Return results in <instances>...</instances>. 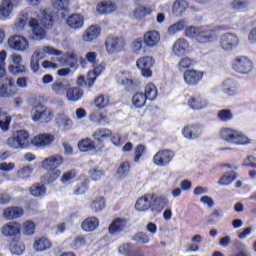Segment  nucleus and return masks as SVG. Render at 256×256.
<instances>
[{"mask_svg":"<svg viewBox=\"0 0 256 256\" xmlns=\"http://www.w3.org/2000/svg\"><path fill=\"white\" fill-rule=\"evenodd\" d=\"M30 30L27 33L30 41H42L45 37V28L53 25V14L50 9L43 10L38 19L30 18L28 22Z\"/></svg>","mask_w":256,"mask_h":256,"instance_id":"f257e3e1","label":"nucleus"},{"mask_svg":"<svg viewBox=\"0 0 256 256\" xmlns=\"http://www.w3.org/2000/svg\"><path fill=\"white\" fill-rule=\"evenodd\" d=\"M223 28H204L190 26L185 28V36L194 39L199 44H207L219 37V31Z\"/></svg>","mask_w":256,"mask_h":256,"instance_id":"f03ea898","label":"nucleus"},{"mask_svg":"<svg viewBox=\"0 0 256 256\" xmlns=\"http://www.w3.org/2000/svg\"><path fill=\"white\" fill-rule=\"evenodd\" d=\"M62 163L63 157L60 155L50 156L43 160L42 167L47 170V174L44 176L47 183H52L60 177L61 171L58 168Z\"/></svg>","mask_w":256,"mask_h":256,"instance_id":"7ed1b4c3","label":"nucleus"},{"mask_svg":"<svg viewBox=\"0 0 256 256\" xmlns=\"http://www.w3.org/2000/svg\"><path fill=\"white\" fill-rule=\"evenodd\" d=\"M232 70L238 75H250L256 71V64L246 55H238L231 62Z\"/></svg>","mask_w":256,"mask_h":256,"instance_id":"20e7f679","label":"nucleus"},{"mask_svg":"<svg viewBox=\"0 0 256 256\" xmlns=\"http://www.w3.org/2000/svg\"><path fill=\"white\" fill-rule=\"evenodd\" d=\"M250 139L244 135L242 132L232 129L225 130V150H232V146L235 145H247Z\"/></svg>","mask_w":256,"mask_h":256,"instance_id":"39448f33","label":"nucleus"},{"mask_svg":"<svg viewBox=\"0 0 256 256\" xmlns=\"http://www.w3.org/2000/svg\"><path fill=\"white\" fill-rule=\"evenodd\" d=\"M29 144V132L27 130H18L13 137L7 139V145L12 149H24Z\"/></svg>","mask_w":256,"mask_h":256,"instance_id":"423d86ee","label":"nucleus"},{"mask_svg":"<svg viewBox=\"0 0 256 256\" xmlns=\"http://www.w3.org/2000/svg\"><path fill=\"white\" fill-rule=\"evenodd\" d=\"M30 114L32 115V120L35 123L40 121L47 123L53 117V111L50 108L43 106L42 104L34 105Z\"/></svg>","mask_w":256,"mask_h":256,"instance_id":"0eeeda50","label":"nucleus"},{"mask_svg":"<svg viewBox=\"0 0 256 256\" xmlns=\"http://www.w3.org/2000/svg\"><path fill=\"white\" fill-rule=\"evenodd\" d=\"M8 46L10 49L17 52H27L30 49V42L25 36L15 35L9 37Z\"/></svg>","mask_w":256,"mask_h":256,"instance_id":"6e6552de","label":"nucleus"},{"mask_svg":"<svg viewBox=\"0 0 256 256\" xmlns=\"http://www.w3.org/2000/svg\"><path fill=\"white\" fill-rule=\"evenodd\" d=\"M175 153L172 150L162 149L156 153L152 162L158 167H166L173 161Z\"/></svg>","mask_w":256,"mask_h":256,"instance_id":"1a4fd4ad","label":"nucleus"},{"mask_svg":"<svg viewBox=\"0 0 256 256\" xmlns=\"http://www.w3.org/2000/svg\"><path fill=\"white\" fill-rule=\"evenodd\" d=\"M155 61L153 57L143 56L137 60V67L141 70L143 77H152Z\"/></svg>","mask_w":256,"mask_h":256,"instance_id":"9d476101","label":"nucleus"},{"mask_svg":"<svg viewBox=\"0 0 256 256\" xmlns=\"http://www.w3.org/2000/svg\"><path fill=\"white\" fill-rule=\"evenodd\" d=\"M124 47L125 41L118 37H109L105 41L106 52H108L110 55L123 51Z\"/></svg>","mask_w":256,"mask_h":256,"instance_id":"9b49d317","label":"nucleus"},{"mask_svg":"<svg viewBox=\"0 0 256 256\" xmlns=\"http://www.w3.org/2000/svg\"><path fill=\"white\" fill-rule=\"evenodd\" d=\"M161 41V34L156 30H149L143 34V42L148 48H154Z\"/></svg>","mask_w":256,"mask_h":256,"instance_id":"f8f14e48","label":"nucleus"},{"mask_svg":"<svg viewBox=\"0 0 256 256\" xmlns=\"http://www.w3.org/2000/svg\"><path fill=\"white\" fill-rule=\"evenodd\" d=\"M24 214V210L19 206H9L3 210V217L7 221H14L21 218Z\"/></svg>","mask_w":256,"mask_h":256,"instance_id":"ddd939ff","label":"nucleus"},{"mask_svg":"<svg viewBox=\"0 0 256 256\" xmlns=\"http://www.w3.org/2000/svg\"><path fill=\"white\" fill-rule=\"evenodd\" d=\"M190 49V44L187 42L184 38H179L174 43V46H172V55L175 57H181L183 56L187 51Z\"/></svg>","mask_w":256,"mask_h":256,"instance_id":"4468645a","label":"nucleus"},{"mask_svg":"<svg viewBox=\"0 0 256 256\" xmlns=\"http://www.w3.org/2000/svg\"><path fill=\"white\" fill-rule=\"evenodd\" d=\"M203 77V72L200 70L190 69L184 72V81L187 85H197Z\"/></svg>","mask_w":256,"mask_h":256,"instance_id":"2eb2a0df","label":"nucleus"},{"mask_svg":"<svg viewBox=\"0 0 256 256\" xmlns=\"http://www.w3.org/2000/svg\"><path fill=\"white\" fill-rule=\"evenodd\" d=\"M15 0H3L0 2V18L6 19L13 13L14 7H17Z\"/></svg>","mask_w":256,"mask_h":256,"instance_id":"dca6fc26","label":"nucleus"},{"mask_svg":"<svg viewBox=\"0 0 256 256\" xmlns=\"http://www.w3.org/2000/svg\"><path fill=\"white\" fill-rule=\"evenodd\" d=\"M21 233V224L18 222H10L4 224L2 228V235L4 237H15Z\"/></svg>","mask_w":256,"mask_h":256,"instance_id":"f3484780","label":"nucleus"},{"mask_svg":"<svg viewBox=\"0 0 256 256\" xmlns=\"http://www.w3.org/2000/svg\"><path fill=\"white\" fill-rule=\"evenodd\" d=\"M34 55L36 56V58L43 59L45 55L56 56V57L63 56V52L52 46H43L41 48H38L34 52Z\"/></svg>","mask_w":256,"mask_h":256,"instance_id":"a211bd4d","label":"nucleus"},{"mask_svg":"<svg viewBox=\"0 0 256 256\" xmlns=\"http://www.w3.org/2000/svg\"><path fill=\"white\" fill-rule=\"evenodd\" d=\"M93 65L94 72L90 71L88 74V87L91 88L94 86L96 77L100 75L105 70V63L104 62H95Z\"/></svg>","mask_w":256,"mask_h":256,"instance_id":"6ab92c4d","label":"nucleus"},{"mask_svg":"<svg viewBox=\"0 0 256 256\" xmlns=\"http://www.w3.org/2000/svg\"><path fill=\"white\" fill-rule=\"evenodd\" d=\"M78 147L81 152H89L91 150L99 152L103 150L104 144H99V148H96L94 141H92L90 138H84L79 142Z\"/></svg>","mask_w":256,"mask_h":256,"instance_id":"aec40b11","label":"nucleus"},{"mask_svg":"<svg viewBox=\"0 0 256 256\" xmlns=\"http://www.w3.org/2000/svg\"><path fill=\"white\" fill-rule=\"evenodd\" d=\"M153 199H154V196L151 194L142 196L136 202V205H135L136 210L141 212L148 211L149 209L152 208Z\"/></svg>","mask_w":256,"mask_h":256,"instance_id":"412c9836","label":"nucleus"},{"mask_svg":"<svg viewBox=\"0 0 256 256\" xmlns=\"http://www.w3.org/2000/svg\"><path fill=\"white\" fill-rule=\"evenodd\" d=\"M237 169L238 166L235 164H226L225 165V185H231L235 179H237Z\"/></svg>","mask_w":256,"mask_h":256,"instance_id":"4be33fe9","label":"nucleus"},{"mask_svg":"<svg viewBox=\"0 0 256 256\" xmlns=\"http://www.w3.org/2000/svg\"><path fill=\"white\" fill-rule=\"evenodd\" d=\"M56 126L68 131L73 127V121L67 114H58L55 118Z\"/></svg>","mask_w":256,"mask_h":256,"instance_id":"5701e85b","label":"nucleus"},{"mask_svg":"<svg viewBox=\"0 0 256 256\" xmlns=\"http://www.w3.org/2000/svg\"><path fill=\"white\" fill-rule=\"evenodd\" d=\"M69 87L68 80H55L51 85V90L56 95H65Z\"/></svg>","mask_w":256,"mask_h":256,"instance_id":"b1692460","label":"nucleus"},{"mask_svg":"<svg viewBox=\"0 0 256 256\" xmlns=\"http://www.w3.org/2000/svg\"><path fill=\"white\" fill-rule=\"evenodd\" d=\"M101 29L95 25L90 26L82 35V40L84 42H91L97 40L100 36Z\"/></svg>","mask_w":256,"mask_h":256,"instance_id":"393cba45","label":"nucleus"},{"mask_svg":"<svg viewBox=\"0 0 256 256\" xmlns=\"http://www.w3.org/2000/svg\"><path fill=\"white\" fill-rule=\"evenodd\" d=\"M117 9V5L114 2H100L98 3V5H96V11H98V13L100 15H108V14H112L116 11Z\"/></svg>","mask_w":256,"mask_h":256,"instance_id":"a878e982","label":"nucleus"},{"mask_svg":"<svg viewBox=\"0 0 256 256\" xmlns=\"http://www.w3.org/2000/svg\"><path fill=\"white\" fill-rule=\"evenodd\" d=\"M189 8V2L186 0H176L172 3V14L176 17H181L185 11Z\"/></svg>","mask_w":256,"mask_h":256,"instance_id":"bb28decb","label":"nucleus"},{"mask_svg":"<svg viewBox=\"0 0 256 256\" xmlns=\"http://www.w3.org/2000/svg\"><path fill=\"white\" fill-rule=\"evenodd\" d=\"M127 226V221L125 219L117 218L109 226V233L111 235H116L122 232Z\"/></svg>","mask_w":256,"mask_h":256,"instance_id":"cd10ccee","label":"nucleus"},{"mask_svg":"<svg viewBox=\"0 0 256 256\" xmlns=\"http://www.w3.org/2000/svg\"><path fill=\"white\" fill-rule=\"evenodd\" d=\"M82 230L85 232H93L99 227V219L97 217H88L81 224Z\"/></svg>","mask_w":256,"mask_h":256,"instance_id":"c85d7f7f","label":"nucleus"},{"mask_svg":"<svg viewBox=\"0 0 256 256\" xmlns=\"http://www.w3.org/2000/svg\"><path fill=\"white\" fill-rule=\"evenodd\" d=\"M54 141V136L51 134H41L32 140V143L38 147H45L50 145Z\"/></svg>","mask_w":256,"mask_h":256,"instance_id":"c756f323","label":"nucleus"},{"mask_svg":"<svg viewBox=\"0 0 256 256\" xmlns=\"http://www.w3.org/2000/svg\"><path fill=\"white\" fill-rule=\"evenodd\" d=\"M117 81L119 85H124L129 89H132L135 86L134 80H132V77L127 71L120 72L117 75Z\"/></svg>","mask_w":256,"mask_h":256,"instance_id":"7c9ffc66","label":"nucleus"},{"mask_svg":"<svg viewBox=\"0 0 256 256\" xmlns=\"http://www.w3.org/2000/svg\"><path fill=\"white\" fill-rule=\"evenodd\" d=\"M112 134L113 133L111 132V130L107 128H99L93 132L92 137L95 141L103 144V142L108 139Z\"/></svg>","mask_w":256,"mask_h":256,"instance_id":"2f4dec72","label":"nucleus"},{"mask_svg":"<svg viewBox=\"0 0 256 256\" xmlns=\"http://www.w3.org/2000/svg\"><path fill=\"white\" fill-rule=\"evenodd\" d=\"M85 22V18L81 14H72L67 19V25L73 29H80Z\"/></svg>","mask_w":256,"mask_h":256,"instance_id":"473e14b6","label":"nucleus"},{"mask_svg":"<svg viewBox=\"0 0 256 256\" xmlns=\"http://www.w3.org/2000/svg\"><path fill=\"white\" fill-rule=\"evenodd\" d=\"M196 64L195 59L190 57H182L178 62V70L180 72L190 71Z\"/></svg>","mask_w":256,"mask_h":256,"instance_id":"72a5a7b5","label":"nucleus"},{"mask_svg":"<svg viewBox=\"0 0 256 256\" xmlns=\"http://www.w3.org/2000/svg\"><path fill=\"white\" fill-rule=\"evenodd\" d=\"M239 45V38L232 33L225 36V51H233Z\"/></svg>","mask_w":256,"mask_h":256,"instance_id":"f704fd0d","label":"nucleus"},{"mask_svg":"<svg viewBox=\"0 0 256 256\" xmlns=\"http://www.w3.org/2000/svg\"><path fill=\"white\" fill-rule=\"evenodd\" d=\"M83 96V91L80 88H67L66 99L67 101L76 102Z\"/></svg>","mask_w":256,"mask_h":256,"instance_id":"c9c22d12","label":"nucleus"},{"mask_svg":"<svg viewBox=\"0 0 256 256\" xmlns=\"http://www.w3.org/2000/svg\"><path fill=\"white\" fill-rule=\"evenodd\" d=\"M33 247H34L35 251L43 252L52 247V242L50 240H48L47 238L42 237L38 240H35Z\"/></svg>","mask_w":256,"mask_h":256,"instance_id":"e433bc0d","label":"nucleus"},{"mask_svg":"<svg viewBox=\"0 0 256 256\" xmlns=\"http://www.w3.org/2000/svg\"><path fill=\"white\" fill-rule=\"evenodd\" d=\"M208 103L201 97H192L188 100V106L190 109L199 110L206 107Z\"/></svg>","mask_w":256,"mask_h":256,"instance_id":"4c0bfd02","label":"nucleus"},{"mask_svg":"<svg viewBox=\"0 0 256 256\" xmlns=\"http://www.w3.org/2000/svg\"><path fill=\"white\" fill-rule=\"evenodd\" d=\"M182 134H184L187 139H196L200 137L201 131L196 126H186Z\"/></svg>","mask_w":256,"mask_h":256,"instance_id":"58836bf2","label":"nucleus"},{"mask_svg":"<svg viewBox=\"0 0 256 256\" xmlns=\"http://www.w3.org/2000/svg\"><path fill=\"white\" fill-rule=\"evenodd\" d=\"M30 195L40 198L47 193V187L43 184H36L29 188Z\"/></svg>","mask_w":256,"mask_h":256,"instance_id":"ea45409f","label":"nucleus"},{"mask_svg":"<svg viewBox=\"0 0 256 256\" xmlns=\"http://www.w3.org/2000/svg\"><path fill=\"white\" fill-rule=\"evenodd\" d=\"M144 97L148 99V101H155L158 95V91L156 86L153 83H149L146 88H144Z\"/></svg>","mask_w":256,"mask_h":256,"instance_id":"a19ab883","label":"nucleus"},{"mask_svg":"<svg viewBox=\"0 0 256 256\" xmlns=\"http://www.w3.org/2000/svg\"><path fill=\"white\" fill-rule=\"evenodd\" d=\"M24 251L25 245L23 241L13 240L12 243H10V252H12L13 255H22Z\"/></svg>","mask_w":256,"mask_h":256,"instance_id":"79ce46f5","label":"nucleus"},{"mask_svg":"<svg viewBox=\"0 0 256 256\" xmlns=\"http://www.w3.org/2000/svg\"><path fill=\"white\" fill-rule=\"evenodd\" d=\"M153 13V10L149 7H139L133 12V17L137 20H142L147 16H151Z\"/></svg>","mask_w":256,"mask_h":256,"instance_id":"37998d69","label":"nucleus"},{"mask_svg":"<svg viewBox=\"0 0 256 256\" xmlns=\"http://www.w3.org/2000/svg\"><path fill=\"white\" fill-rule=\"evenodd\" d=\"M110 103L109 96L99 95L94 99V105L97 109H105Z\"/></svg>","mask_w":256,"mask_h":256,"instance_id":"c03bdc74","label":"nucleus"},{"mask_svg":"<svg viewBox=\"0 0 256 256\" xmlns=\"http://www.w3.org/2000/svg\"><path fill=\"white\" fill-rule=\"evenodd\" d=\"M187 22L185 20H179L175 24L168 28L169 35L177 34L185 29Z\"/></svg>","mask_w":256,"mask_h":256,"instance_id":"a18cd8bd","label":"nucleus"},{"mask_svg":"<svg viewBox=\"0 0 256 256\" xmlns=\"http://www.w3.org/2000/svg\"><path fill=\"white\" fill-rule=\"evenodd\" d=\"M148 99L144 96V93L134 94L132 97V104L136 108H143Z\"/></svg>","mask_w":256,"mask_h":256,"instance_id":"49530a36","label":"nucleus"},{"mask_svg":"<svg viewBox=\"0 0 256 256\" xmlns=\"http://www.w3.org/2000/svg\"><path fill=\"white\" fill-rule=\"evenodd\" d=\"M168 203L167 198L165 197H156L154 202H151V210L152 211H159L163 209Z\"/></svg>","mask_w":256,"mask_h":256,"instance_id":"de8ad7c7","label":"nucleus"},{"mask_svg":"<svg viewBox=\"0 0 256 256\" xmlns=\"http://www.w3.org/2000/svg\"><path fill=\"white\" fill-rule=\"evenodd\" d=\"M105 207H106V203L103 197L95 198L91 203V210L94 212L103 211Z\"/></svg>","mask_w":256,"mask_h":256,"instance_id":"09e8293b","label":"nucleus"},{"mask_svg":"<svg viewBox=\"0 0 256 256\" xmlns=\"http://www.w3.org/2000/svg\"><path fill=\"white\" fill-rule=\"evenodd\" d=\"M238 92V84L235 80L226 81V94L228 96H234Z\"/></svg>","mask_w":256,"mask_h":256,"instance_id":"8fccbe9b","label":"nucleus"},{"mask_svg":"<svg viewBox=\"0 0 256 256\" xmlns=\"http://www.w3.org/2000/svg\"><path fill=\"white\" fill-rule=\"evenodd\" d=\"M16 93H18L17 88L8 89L5 87V85L3 83H0V97L9 98V97L15 95Z\"/></svg>","mask_w":256,"mask_h":256,"instance_id":"3c124183","label":"nucleus"},{"mask_svg":"<svg viewBox=\"0 0 256 256\" xmlns=\"http://www.w3.org/2000/svg\"><path fill=\"white\" fill-rule=\"evenodd\" d=\"M8 71L10 73H12L13 75H24V74H27V72H28L27 68L21 64L16 65V66L10 65L8 67Z\"/></svg>","mask_w":256,"mask_h":256,"instance_id":"603ef678","label":"nucleus"},{"mask_svg":"<svg viewBox=\"0 0 256 256\" xmlns=\"http://www.w3.org/2000/svg\"><path fill=\"white\" fill-rule=\"evenodd\" d=\"M89 119L92 123H101L107 120V115L104 112L96 111L90 114Z\"/></svg>","mask_w":256,"mask_h":256,"instance_id":"864d4df0","label":"nucleus"},{"mask_svg":"<svg viewBox=\"0 0 256 256\" xmlns=\"http://www.w3.org/2000/svg\"><path fill=\"white\" fill-rule=\"evenodd\" d=\"M25 25H27V18L22 16L15 21V24L13 25V31L15 33H20L24 30Z\"/></svg>","mask_w":256,"mask_h":256,"instance_id":"5fc2aeb1","label":"nucleus"},{"mask_svg":"<svg viewBox=\"0 0 256 256\" xmlns=\"http://www.w3.org/2000/svg\"><path fill=\"white\" fill-rule=\"evenodd\" d=\"M132 240L139 243V244H148L149 243V236L144 232H138L133 235Z\"/></svg>","mask_w":256,"mask_h":256,"instance_id":"6e6d98bb","label":"nucleus"},{"mask_svg":"<svg viewBox=\"0 0 256 256\" xmlns=\"http://www.w3.org/2000/svg\"><path fill=\"white\" fill-rule=\"evenodd\" d=\"M105 171L99 167H94L90 169L89 174L94 181H98L101 177L104 176Z\"/></svg>","mask_w":256,"mask_h":256,"instance_id":"4d7b16f0","label":"nucleus"},{"mask_svg":"<svg viewBox=\"0 0 256 256\" xmlns=\"http://www.w3.org/2000/svg\"><path fill=\"white\" fill-rule=\"evenodd\" d=\"M52 5L57 10H67L70 5V1L69 0H53Z\"/></svg>","mask_w":256,"mask_h":256,"instance_id":"13d9d810","label":"nucleus"},{"mask_svg":"<svg viewBox=\"0 0 256 256\" xmlns=\"http://www.w3.org/2000/svg\"><path fill=\"white\" fill-rule=\"evenodd\" d=\"M78 57L76 54L67 53L65 54V63L68 67H75L77 64Z\"/></svg>","mask_w":256,"mask_h":256,"instance_id":"bf43d9fd","label":"nucleus"},{"mask_svg":"<svg viewBox=\"0 0 256 256\" xmlns=\"http://www.w3.org/2000/svg\"><path fill=\"white\" fill-rule=\"evenodd\" d=\"M236 249L238 250V252L234 256H251L245 243H238Z\"/></svg>","mask_w":256,"mask_h":256,"instance_id":"052dcab7","label":"nucleus"},{"mask_svg":"<svg viewBox=\"0 0 256 256\" xmlns=\"http://www.w3.org/2000/svg\"><path fill=\"white\" fill-rule=\"evenodd\" d=\"M131 49L135 53H138L139 51H142V49H143V39L142 38L134 39L131 43Z\"/></svg>","mask_w":256,"mask_h":256,"instance_id":"680f3d73","label":"nucleus"},{"mask_svg":"<svg viewBox=\"0 0 256 256\" xmlns=\"http://www.w3.org/2000/svg\"><path fill=\"white\" fill-rule=\"evenodd\" d=\"M35 231V224L32 221H26L23 224V232L26 235H33Z\"/></svg>","mask_w":256,"mask_h":256,"instance_id":"e2e57ef3","label":"nucleus"},{"mask_svg":"<svg viewBox=\"0 0 256 256\" xmlns=\"http://www.w3.org/2000/svg\"><path fill=\"white\" fill-rule=\"evenodd\" d=\"M33 172V168L30 166H24L17 171V175L23 178H29Z\"/></svg>","mask_w":256,"mask_h":256,"instance_id":"0e129e2a","label":"nucleus"},{"mask_svg":"<svg viewBox=\"0 0 256 256\" xmlns=\"http://www.w3.org/2000/svg\"><path fill=\"white\" fill-rule=\"evenodd\" d=\"M231 5L234 10L247 9L249 7V2L236 0L231 2Z\"/></svg>","mask_w":256,"mask_h":256,"instance_id":"69168bd1","label":"nucleus"},{"mask_svg":"<svg viewBox=\"0 0 256 256\" xmlns=\"http://www.w3.org/2000/svg\"><path fill=\"white\" fill-rule=\"evenodd\" d=\"M130 165L126 162L122 163L118 168V174L121 178H124L129 173Z\"/></svg>","mask_w":256,"mask_h":256,"instance_id":"338daca9","label":"nucleus"},{"mask_svg":"<svg viewBox=\"0 0 256 256\" xmlns=\"http://www.w3.org/2000/svg\"><path fill=\"white\" fill-rule=\"evenodd\" d=\"M118 252L119 254L121 255H126L128 256L129 254H131L133 251H132V248L130 247V244L129 243H124L122 245H120L119 249H118Z\"/></svg>","mask_w":256,"mask_h":256,"instance_id":"774afa93","label":"nucleus"}]
</instances>
